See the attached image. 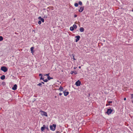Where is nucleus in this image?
Here are the masks:
<instances>
[{
  "label": "nucleus",
  "mask_w": 133,
  "mask_h": 133,
  "mask_svg": "<svg viewBox=\"0 0 133 133\" xmlns=\"http://www.w3.org/2000/svg\"><path fill=\"white\" fill-rule=\"evenodd\" d=\"M113 111L112 109H111L110 107H109V108H108L106 112V113L108 115L110 114Z\"/></svg>",
  "instance_id": "obj_1"
},
{
  "label": "nucleus",
  "mask_w": 133,
  "mask_h": 133,
  "mask_svg": "<svg viewBox=\"0 0 133 133\" xmlns=\"http://www.w3.org/2000/svg\"><path fill=\"white\" fill-rule=\"evenodd\" d=\"M56 124H53L50 126V129L52 131H54L56 129Z\"/></svg>",
  "instance_id": "obj_2"
},
{
  "label": "nucleus",
  "mask_w": 133,
  "mask_h": 133,
  "mask_svg": "<svg viewBox=\"0 0 133 133\" xmlns=\"http://www.w3.org/2000/svg\"><path fill=\"white\" fill-rule=\"evenodd\" d=\"M1 70L4 72L7 71L8 70L7 68L5 66L1 67Z\"/></svg>",
  "instance_id": "obj_3"
},
{
  "label": "nucleus",
  "mask_w": 133,
  "mask_h": 133,
  "mask_svg": "<svg viewBox=\"0 0 133 133\" xmlns=\"http://www.w3.org/2000/svg\"><path fill=\"white\" fill-rule=\"evenodd\" d=\"M40 112H41V114L42 115L47 116L48 115H47V113L46 112L42 110H41Z\"/></svg>",
  "instance_id": "obj_4"
},
{
  "label": "nucleus",
  "mask_w": 133,
  "mask_h": 133,
  "mask_svg": "<svg viewBox=\"0 0 133 133\" xmlns=\"http://www.w3.org/2000/svg\"><path fill=\"white\" fill-rule=\"evenodd\" d=\"M81 83V81L79 80H78L76 82L75 84L77 86H79L80 85Z\"/></svg>",
  "instance_id": "obj_5"
},
{
  "label": "nucleus",
  "mask_w": 133,
  "mask_h": 133,
  "mask_svg": "<svg viewBox=\"0 0 133 133\" xmlns=\"http://www.w3.org/2000/svg\"><path fill=\"white\" fill-rule=\"evenodd\" d=\"M76 38L75 40V42H77L79 40L80 38V36L79 35L76 36L75 37Z\"/></svg>",
  "instance_id": "obj_6"
},
{
  "label": "nucleus",
  "mask_w": 133,
  "mask_h": 133,
  "mask_svg": "<svg viewBox=\"0 0 133 133\" xmlns=\"http://www.w3.org/2000/svg\"><path fill=\"white\" fill-rule=\"evenodd\" d=\"M17 85L16 84H15L14 85L13 87H12V89L13 90H15L17 89Z\"/></svg>",
  "instance_id": "obj_7"
},
{
  "label": "nucleus",
  "mask_w": 133,
  "mask_h": 133,
  "mask_svg": "<svg viewBox=\"0 0 133 133\" xmlns=\"http://www.w3.org/2000/svg\"><path fill=\"white\" fill-rule=\"evenodd\" d=\"M84 6L81 7L80 8V9L79 10V12H82L84 10Z\"/></svg>",
  "instance_id": "obj_8"
},
{
  "label": "nucleus",
  "mask_w": 133,
  "mask_h": 133,
  "mask_svg": "<svg viewBox=\"0 0 133 133\" xmlns=\"http://www.w3.org/2000/svg\"><path fill=\"white\" fill-rule=\"evenodd\" d=\"M38 19H39L40 20H41L40 21H42V22H43V23L44 22V19L43 18H42L40 16V17H38Z\"/></svg>",
  "instance_id": "obj_9"
},
{
  "label": "nucleus",
  "mask_w": 133,
  "mask_h": 133,
  "mask_svg": "<svg viewBox=\"0 0 133 133\" xmlns=\"http://www.w3.org/2000/svg\"><path fill=\"white\" fill-rule=\"evenodd\" d=\"M63 93L65 96H66L69 94V92L68 91L66 92L64 91L63 92Z\"/></svg>",
  "instance_id": "obj_10"
},
{
  "label": "nucleus",
  "mask_w": 133,
  "mask_h": 133,
  "mask_svg": "<svg viewBox=\"0 0 133 133\" xmlns=\"http://www.w3.org/2000/svg\"><path fill=\"white\" fill-rule=\"evenodd\" d=\"M45 128V125H43V127H41V130L42 131H43L44 130Z\"/></svg>",
  "instance_id": "obj_11"
},
{
  "label": "nucleus",
  "mask_w": 133,
  "mask_h": 133,
  "mask_svg": "<svg viewBox=\"0 0 133 133\" xmlns=\"http://www.w3.org/2000/svg\"><path fill=\"white\" fill-rule=\"evenodd\" d=\"M80 31L81 32H83L84 31V29L83 27H81L79 29Z\"/></svg>",
  "instance_id": "obj_12"
},
{
  "label": "nucleus",
  "mask_w": 133,
  "mask_h": 133,
  "mask_svg": "<svg viewBox=\"0 0 133 133\" xmlns=\"http://www.w3.org/2000/svg\"><path fill=\"white\" fill-rule=\"evenodd\" d=\"M0 78H1V79L2 80H4L5 78V76L4 75H3Z\"/></svg>",
  "instance_id": "obj_13"
},
{
  "label": "nucleus",
  "mask_w": 133,
  "mask_h": 133,
  "mask_svg": "<svg viewBox=\"0 0 133 133\" xmlns=\"http://www.w3.org/2000/svg\"><path fill=\"white\" fill-rule=\"evenodd\" d=\"M63 87H62L61 86H60L59 88V90H60V91H63Z\"/></svg>",
  "instance_id": "obj_14"
},
{
  "label": "nucleus",
  "mask_w": 133,
  "mask_h": 133,
  "mask_svg": "<svg viewBox=\"0 0 133 133\" xmlns=\"http://www.w3.org/2000/svg\"><path fill=\"white\" fill-rule=\"evenodd\" d=\"M34 48L33 47H31L30 48V50L31 51V52L33 53V52H34V51H33V49H34Z\"/></svg>",
  "instance_id": "obj_15"
},
{
  "label": "nucleus",
  "mask_w": 133,
  "mask_h": 133,
  "mask_svg": "<svg viewBox=\"0 0 133 133\" xmlns=\"http://www.w3.org/2000/svg\"><path fill=\"white\" fill-rule=\"evenodd\" d=\"M70 30L71 31H73L74 30V27L72 26H71L70 28Z\"/></svg>",
  "instance_id": "obj_16"
},
{
  "label": "nucleus",
  "mask_w": 133,
  "mask_h": 133,
  "mask_svg": "<svg viewBox=\"0 0 133 133\" xmlns=\"http://www.w3.org/2000/svg\"><path fill=\"white\" fill-rule=\"evenodd\" d=\"M47 79H48V80H50V79H53V78L52 77H51L50 76H48L47 77Z\"/></svg>",
  "instance_id": "obj_17"
},
{
  "label": "nucleus",
  "mask_w": 133,
  "mask_h": 133,
  "mask_svg": "<svg viewBox=\"0 0 133 133\" xmlns=\"http://www.w3.org/2000/svg\"><path fill=\"white\" fill-rule=\"evenodd\" d=\"M74 29H76L77 28V26L76 24H74L73 25V26Z\"/></svg>",
  "instance_id": "obj_18"
},
{
  "label": "nucleus",
  "mask_w": 133,
  "mask_h": 133,
  "mask_svg": "<svg viewBox=\"0 0 133 133\" xmlns=\"http://www.w3.org/2000/svg\"><path fill=\"white\" fill-rule=\"evenodd\" d=\"M3 37L2 36H0V41H3Z\"/></svg>",
  "instance_id": "obj_19"
},
{
  "label": "nucleus",
  "mask_w": 133,
  "mask_h": 133,
  "mask_svg": "<svg viewBox=\"0 0 133 133\" xmlns=\"http://www.w3.org/2000/svg\"><path fill=\"white\" fill-rule=\"evenodd\" d=\"M74 5L76 7H78V3H75L74 4Z\"/></svg>",
  "instance_id": "obj_20"
},
{
  "label": "nucleus",
  "mask_w": 133,
  "mask_h": 133,
  "mask_svg": "<svg viewBox=\"0 0 133 133\" xmlns=\"http://www.w3.org/2000/svg\"><path fill=\"white\" fill-rule=\"evenodd\" d=\"M80 5H82V3L81 1H79L78 4Z\"/></svg>",
  "instance_id": "obj_21"
},
{
  "label": "nucleus",
  "mask_w": 133,
  "mask_h": 133,
  "mask_svg": "<svg viewBox=\"0 0 133 133\" xmlns=\"http://www.w3.org/2000/svg\"><path fill=\"white\" fill-rule=\"evenodd\" d=\"M2 84L3 86H4L6 84L4 82H3L2 83Z\"/></svg>",
  "instance_id": "obj_22"
},
{
  "label": "nucleus",
  "mask_w": 133,
  "mask_h": 133,
  "mask_svg": "<svg viewBox=\"0 0 133 133\" xmlns=\"http://www.w3.org/2000/svg\"><path fill=\"white\" fill-rule=\"evenodd\" d=\"M48 79H44L43 81L45 82H47L48 81Z\"/></svg>",
  "instance_id": "obj_23"
},
{
  "label": "nucleus",
  "mask_w": 133,
  "mask_h": 133,
  "mask_svg": "<svg viewBox=\"0 0 133 133\" xmlns=\"http://www.w3.org/2000/svg\"><path fill=\"white\" fill-rule=\"evenodd\" d=\"M38 86H40L41 87H42V84L41 83H39V84H37Z\"/></svg>",
  "instance_id": "obj_24"
},
{
  "label": "nucleus",
  "mask_w": 133,
  "mask_h": 133,
  "mask_svg": "<svg viewBox=\"0 0 133 133\" xmlns=\"http://www.w3.org/2000/svg\"><path fill=\"white\" fill-rule=\"evenodd\" d=\"M72 56H73V59L74 60H76V59L74 57L75 56V55H74L73 54H72Z\"/></svg>",
  "instance_id": "obj_25"
},
{
  "label": "nucleus",
  "mask_w": 133,
  "mask_h": 133,
  "mask_svg": "<svg viewBox=\"0 0 133 133\" xmlns=\"http://www.w3.org/2000/svg\"><path fill=\"white\" fill-rule=\"evenodd\" d=\"M107 102L109 104L112 103V101H107Z\"/></svg>",
  "instance_id": "obj_26"
},
{
  "label": "nucleus",
  "mask_w": 133,
  "mask_h": 133,
  "mask_svg": "<svg viewBox=\"0 0 133 133\" xmlns=\"http://www.w3.org/2000/svg\"><path fill=\"white\" fill-rule=\"evenodd\" d=\"M38 23L40 25L41 23V21H39L38 22Z\"/></svg>",
  "instance_id": "obj_27"
},
{
  "label": "nucleus",
  "mask_w": 133,
  "mask_h": 133,
  "mask_svg": "<svg viewBox=\"0 0 133 133\" xmlns=\"http://www.w3.org/2000/svg\"><path fill=\"white\" fill-rule=\"evenodd\" d=\"M40 80H42L43 81L44 79V78H43L42 76V77H41L40 78Z\"/></svg>",
  "instance_id": "obj_28"
},
{
  "label": "nucleus",
  "mask_w": 133,
  "mask_h": 133,
  "mask_svg": "<svg viewBox=\"0 0 133 133\" xmlns=\"http://www.w3.org/2000/svg\"><path fill=\"white\" fill-rule=\"evenodd\" d=\"M131 98L132 99H133V94H131Z\"/></svg>",
  "instance_id": "obj_29"
},
{
  "label": "nucleus",
  "mask_w": 133,
  "mask_h": 133,
  "mask_svg": "<svg viewBox=\"0 0 133 133\" xmlns=\"http://www.w3.org/2000/svg\"><path fill=\"white\" fill-rule=\"evenodd\" d=\"M45 129H46L47 130H49V128H48V126H47V127H46V126H45Z\"/></svg>",
  "instance_id": "obj_30"
},
{
  "label": "nucleus",
  "mask_w": 133,
  "mask_h": 133,
  "mask_svg": "<svg viewBox=\"0 0 133 133\" xmlns=\"http://www.w3.org/2000/svg\"><path fill=\"white\" fill-rule=\"evenodd\" d=\"M74 72L75 74H77V71H74Z\"/></svg>",
  "instance_id": "obj_31"
},
{
  "label": "nucleus",
  "mask_w": 133,
  "mask_h": 133,
  "mask_svg": "<svg viewBox=\"0 0 133 133\" xmlns=\"http://www.w3.org/2000/svg\"><path fill=\"white\" fill-rule=\"evenodd\" d=\"M49 74H50V73H49L48 74H45V75H44V76H48H48H49Z\"/></svg>",
  "instance_id": "obj_32"
},
{
  "label": "nucleus",
  "mask_w": 133,
  "mask_h": 133,
  "mask_svg": "<svg viewBox=\"0 0 133 133\" xmlns=\"http://www.w3.org/2000/svg\"><path fill=\"white\" fill-rule=\"evenodd\" d=\"M74 71H71L70 72V73L71 74H72L74 73Z\"/></svg>",
  "instance_id": "obj_33"
},
{
  "label": "nucleus",
  "mask_w": 133,
  "mask_h": 133,
  "mask_svg": "<svg viewBox=\"0 0 133 133\" xmlns=\"http://www.w3.org/2000/svg\"><path fill=\"white\" fill-rule=\"evenodd\" d=\"M77 16V15H74V17L75 18Z\"/></svg>",
  "instance_id": "obj_34"
},
{
  "label": "nucleus",
  "mask_w": 133,
  "mask_h": 133,
  "mask_svg": "<svg viewBox=\"0 0 133 133\" xmlns=\"http://www.w3.org/2000/svg\"><path fill=\"white\" fill-rule=\"evenodd\" d=\"M39 76H41L42 77V74H40L39 75Z\"/></svg>",
  "instance_id": "obj_35"
},
{
  "label": "nucleus",
  "mask_w": 133,
  "mask_h": 133,
  "mask_svg": "<svg viewBox=\"0 0 133 133\" xmlns=\"http://www.w3.org/2000/svg\"><path fill=\"white\" fill-rule=\"evenodd\" d=\"M62 94L61 93H59V96H61L62 95Z\"/></svg>",
  "instance_id": "obj_36"
},
{
  "label": "nucleus",
  "mask_w": 133,
  "mask_h": 133,
  "mask_svg": "<svg viewBox=\"0 0 133 133\" xmlns=\"http://www.w3.org/2000/svg\"><path fill=\"white\" fill-rule=\"evenodd\" d=\"M56 133H60V132L58 131H56Z\"/></svg>",
  "instance_id": "obj_37"
},
{
  "label": "nucleus",
  "mask_w": 133,
  "mask_h": 133,
  "mask_svg": "<svg viewBox=\"0 0 133 133\" xmlns=\"http://www.w3.org/2000/svg\"><path fill=\"white\" fill-rule=\"evenodd\" d=\"M110 105V104H107L106 105V106H107L108 105Z\"/></svg>",
  "instance_id": "obj_38"
},
{
  "label": "nucleus",
  "mask_w": 133,
  "mask_h": 133,
  "mask_svg": "<svg viewBox=\"0 0 133 133\" xmlns=\"http://www.w3.org/2000/svg\"><path fill=\"white\" fill-rule=\"evenodd\" d=\"M124 100L125 101L126 99V98L125 97L124 98Z\"/></svg>",
  "instance_id": "obj_39"
},
{
  "label": "nucleus",
  "mask_w": 133,
  "mask_h": 133,
  "mask_svg": "<svg viewBox=\"0 0 133 133\" xmlns=\"http://www.w3.org/2000/svg\"><path fill=\"white\" fill-rule=\"evenodd\" d=\"M41 84H44V82H42L41 83Z\"/></svg>",
  "instance_id": "obj_40"
},
{
  "label": "nucleus",
  "mask_w": 133,
  "mask_h": 133,
  "mask_svg": "<svg viewBox=\"0 0 133 133\" xmlns=\"http://www.w3.org/2000/svg\"><path fill=\"white\" fill-rule=\"evenodd\" d=\"M76 68V67H74V69H75Z\"/></svg>",
  "instance_id": "obj_41"
},
{
  "label": "nucleus",
  "mask_w": 133,
  "mask_h": 133,
  "mask_svg": "<svg viewBox=\"0 0 133 133\" xmlns=\"http://www.w3.org/2000/svg\"><path fill=\"white\" fill-rule=\"evenodd\" d=\"M78 68H79L80 69L81 68V66H79L78 67Z\"/></svg>",
  "instance_id": "obj_42"
},
{
  "label": "nucleus",
  "mask_w": 133,
  "mask_h": 133,
  "mask_svg": "<svg viewBox=\"0 0 133 133\" xmlns=\"http://www.w3.org/2000/svg\"><path fill=\"white\" fill-rule=\"evenodd\" d=\"M44 17H45L46 18L47 17V16H45Z\"/></svg>",
  "instance_id": "obj_43"
},
{
  "label": "nucleus",
  "mask_w": 133,
  "mask_h": 133,
  "mask_svg": "<svg viewBox=\"0 0 133 133\" xmlns=\"http://www.w3.org/2000/svg\"><path fill=\"white\" fill-rule=\"evenodd\" d=\"M49 9V7H48L47 8V9Z\"/></svg>",
  "instance_id": "obj_44"
},
{
  "label": "nucleus",
  "mask_w": 133,
  "mask_h": 133,
  "mask_svg": "<svg viewBox=\"0 0 133 133\" xmlns=\"http://www.w3.org/2000/svg\"><path fill=\"white\" fill-rule=\"evenodd\" d=\"M132 103H133V100L132 101Z\"/></svg>",
  "instance_id": "obj_45"
},
{
  "label": "nucleus",
  "mask_w": 133,
  "mask_h": 133,
  "mask_svg": "<svg viewBox=\"0 0 133 133\" xmlns=\"http://www.w3.org/2000/svg\"><path fill=\"white\" fill-rule=\"evenodd\" d=\"M55 98H56V96H55Z\"/></svg>",
  "instance_id": "obj_46"
}]
</instances>
